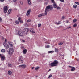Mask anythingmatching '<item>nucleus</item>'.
I'll return each mask as SVG.
<instances>
[{
    "label": "nucleus",
    "instance_id": "obj_1",
    "mask_svg": "<svg viewBox=\"0 0 79 79\" xmlns=\"http://www.w3.org/2000/svg\"><path fill=\"white\" fill-rule=\"evenodd\" d=\"M58 61L56 60L54 61L53 62L51 63L50 66L52 67H53L54 66H58Z\"/></svg>",
    "mask_w": 79,
    "mask_h": 79
},
{
    "label": "nucleus",
    "instance_id": "obj_2",
    "mask_svg": "<svg viewBox=\"0 0 79 79\" xmlns=\"http://www.w3.org/2000/svg\"><path fill=\"white\" fill-rule=\"evenodd\" d=\"M51 9H52V7L50 6V5H48L46 6L44 13L46 15H47V12H48Z\"/></svg>",
    "mask_w": 79,
    "mask_h": 79
},
{
    "label": "nucleus",
    "instance_id": "obj_3",
    "mask_svg": "<svg viewBox=\"0 0 79 79\" xmlns=\"http://www.w3.org/2000/svg\"><path fill=\"white\" fill-rule=\"evenodd\" d=\"M7 52H8L9 55H12L14 52V50L12 48H9V51H7Z\"/></svg>",
    "mask_w": 79,
    "mask_h": 79
},
{
    "label": "nucleus",
    "instance_id": "obj_4",
    "mask_svg": "<svg viewBox=\"0 0 79 79\" xmlns=\"http://www.w3.org/2000/svg\"><path fill=\"white\" fill-rule=\"evenodd\" d=\"M16 34H19V36H23V32L21 30H20L18 31H17L16 32Z\"/></svg>",
    "mask_w": 79,
    "mask_h": 79
},
{
    "label": "nucleus",
    "instance_id": "obj_5",
    "mask_svg": "<svg viewBox=\"0 0 79 79\" xmlns=\"http://www.w3.org/2000/svg\"><path fill=\"white\" fill-rule=\"evenodd\" d=\"M3 45L5 47H6V49H8V48H9V45H8V44H7L6 42H4L3 43Z\"/></svg>",
    "mask_w": 79,
    "mask_h": 79
},
{
    "label": "nucleus",
    "instance_id": "obj_6",
    "mask_svg": "<svg viewBox=\"0 0 79 79\" xmlns=\"http://www.w3.org/2000/svg\"><path fill=\"white\" fill-rule=\"evenodd\" d=\"M8 11V6H5L4 7V12L5 13H6Z\"/></svg>",
    "mask_w": 79,
    "mask_h": 79
},
{
    "label": "nucleus",
    "instance_id": "obj_7",
    "mask_svg": "<svg viewBox=\"0 0 79 79\" xmlns=\"http://www.w3.org/2000/svg\"><path fill=\"white\" fill-rule=\"evenodd\" d=\"M26 66H27L26 64H22L19 65L18 67H19V68H22L24 69L26 68Z\"/></svg>",
    "mask_w": 79,
    "mask_h": 79
},
{
    "label": "nucleus",
    "instance_id": "obj_8",
    "mask_svg": "<svg viewBox=\"0 0 79 79\" xmlns=\"http://www.w3.org/2000/svg\"><path fill=\"white\" fill-rule=\"evenodd\" d=\"M31 14V9H30L28 10L26 13V16H29Z\"/></svg>",
    "mask_w": 79,
    "mask_h": 79
},
{
    "label": "nucleus",
    "instance_id": "obj_9",
    "mask_svg": "<svg viewBox=\"0 0 79 79\" xmlns=\"http://www.w3.org/2000/svg\"><path fill=\"white\" fill-rule=\"evenodd\" d=\"M1 57V61H4L5 60V56H2V54H0V57Z\"/></svg>",
    "mask_w": 79,
    "mask_h": 79
},
{
    "label": "nucleus",
    "instance_id": "obj_10",
    "mask_svg": "<svg viewBox=\"0 0 79 79\" xmlns=\"http://www.w3.org/2000/svg\"><path fill=\"white\" fill-rule=\"evenodd\" d=\"M46 15L45 14L43 13L42 14H39L38 15V17H41L42 16H45Z\"/></svg>",
    "mask_w": 79,
    "mask_h": 79
},
{
    "label": "nucleus",
    "instance_id": "obj_11",
    "mask_svg": "<svg viewBox=\"0 0 79 79\" xmlns=\"http://www.w3.org/2000/svg\"><path fill=\"white\" fill-rule=\"evenodd\" d=\"M8 43L10 47H13V44H12L13 43L12 42H9Z\"/></svg>",
    "mask_w": 79,
    "mask_h": 79
},
{
    "label": "nucleus",
    "instance_id": "obj_12",
    "mask_svg": "<svg viewBox=\"0 0 79 79\" xmlns=\"http://www.w3.org/2000/svg\"><path fill=\"white\" fill-rule=\"evenodd\" d=\"M27 49H24L23 50V54H26V52H27Z\"/></svg>",
    "mask_w": 79,
    "mask_h": 79
},
{
    "label": "nucleus",
    "instance_id": "obj_13",
    "mask_svg": "<svg viewBox=\"0 0 79 79\" xmlns=\"http://www.w3.org/2000/svg\"><path fill=\"white\" fill-rule=\"evenodd\" d=\"M51 40H48V41H47L45 42V44H50V41Z\"/></svg>",
    "mask_w": 79,
    "mask_h": 79
},
{
    "label": "nucleus",
    "instance_id": "obj_14",
    "mask_svg": "<svg viewBox=\"0 0 79 79\" xmlns=\"http://www.w3.org/2000/svg\"><path fill=\"white\" fill-rule=\"evenodd\" d=\"M8 73L9 75H11L12 74V72L10 70H9L8 72Z\"/></svg>",
    "mask_w": 79,
    "mask_h": 79
},
{
    "label": "nucleus",
    "instance_id": "obj_15",
    "mask_svg": "<svg viewBox=\"0 0 79 79\" xmlns=\"http://www.w3.org/2000/svg\"><path fill=\"white\" fill-rule=\"evenodd\" d=\"M23 60V57L22 56H20L19 58V61H20Z\"/></svg>",
    "mask_w": 79,
    "mask_h": 79
},
{
    "label": "nucleus",
    "instance_id": "obj_16",
    "mask_svg": "<svg viewBox=\"0 0 79 79\" xmlns=\"http://www.w3.org/2000/svg\"><path fill=\"white\" fill-rule=\"evenodd\" d=\"M30 31L31 32H32V34H34V33H35V31H34V30H32V29H31L30 30Z\"/></svg>",
    "mask_w": 79,
    "mask_h": 79
},
{
    "label": "nucleus",
    "instance_id": "obj_17",
    "mask_svg": "<svg viewBox=\"0 0 79 79\" xmlns=\"http://www.w3.org/2000/svg\"><path fill=\"white\" fill-rule=\"evenodd\" d=\"M53 6L54 8H57V7L58 6H57V5H56V4L55 3L53 4Z\"/></svg>",
    "mask_w": 79,
    "mask_h": 79
},
{
    "label": "nucleus",
    "instance_id": "obj_18",
    "mask_svg": "<svg viewBox=\"0 0 79 79\" xmlns=\"http://www.w3.org/2000/svg\"><path fill=\"white\" fill-rule=\"evenodd\" d=\"M76 69L74 67H73L71 69V71H75Z\"/></svg>",
    "mask_w": 79,
    "mask_h": 79
},
{
    "label": "nucleus",
    "instance_id": "obj_19",
    "mask_svg": "<svg viewBox=\"0 0 79 79\" xmlns=\"http://www.w3.org/2000/svg\"><path fill=\"white\" fill-rule=\"evenodd\" d=\"M15 23L16 24H19V21L18 20H16L15 21Z\"/></svg>",
    "mask_w": 79,
    "mask_h": 79
},
{
    "label": "nucleus",
    "instance_id": "obj_20",
    "mask_svg": "<svg viewBox=\"0 0 79 79\" xmlns=\"http://www.w3.org/2000/svg\"><path fill=\"white\" fill-rule=\"evenodd\" d=\"M29 30L28 28H27L25 29V31H26V32H27L26 33V34H27V32H29Z\"/></svg>",
    "mask_w": 79,
    "mask_h": 79
},
{
    "label": "nucleus",
    "instance_id": "obj_21",
    "mask_svg": "<svg viewBox=\"0 0 79 79\" xmlns=\"http://www.w3.org/2000/svg\"><path fill=\"white\" fill-rule=\"evenodd\" d=\"M48 53H52L54 52V51H48Z\"/></svg>",
    "mask_w": 79,
    "mask_h": 79
},
{
    "label": "nucleus",
    "instance_id": "obj_22",
    "mask_svg": "<svg viewBox=\"0 0 79 79\" xmlns=\"http://www.w3.org/2000/svg\"><path fill=\"white\" fill-rule=\"evenodd\" d=\"M28 3L29 5H31V0H27Z\"/></svg>",
    "mask_w": 79,
    "mask_h": 79
},
{
    "label": "nucleus",
    "instance_id": "obj_23",
    "mask_svg": "<svg viewBox=\"0 0 79 79\" xmlns=\"http://www.w3.org/2000/svg\"><path fill=\"white\" fill-rule=\"evenodd\" d=\"M1 52H2V53H5V49H2Z\"/></svg>",
    "mask_w": 79,
    "mask_h": 79
},
{
    "label": "nucleus",
    "instance_id": "obj_24",
    "mask_svg": "<svg viewBox=\"0 0 79 79\" xmlns=\"http://www.w3.org/2000/svg\"><path fill=\"white\" fill-rule=\"evenodd\" d=\"M77 7V6L76 5H73V8H76Z\"/></svg>",
    "mask_w": 79,
    "mask_h": 79
},
{
    "label": "nucleus",
    "instance_id": "obj_25",
    "mask_svg": "<svg viewBox=\"0 0 79 79\" xmlns=\"http://www.w3.org/2000/svg\"><path fill=\"white\" fill-rule=\"evenodd\" d=\"M12 10L11 9H9L8 11V14H10V13H11V10Z\"/></svg>",
    "mask_w": 79,
    "mask_h": 79
},
{
    "label": "nucleus",
    "instance_id": "obj_26",
    "mask_svg": "<svg viewBox=\"0 0 79 79\" xmlns=\"http://www.w3.org/2000/svg\"><path fill=\"white\" fill-rule=\"evenodd\" d=\"M24 26H26V27H28L29 26V25H28V24H27V23H25L24 24Z\"/></svg>",
    "mask_w": 79,
    "mask_h": 79
},
{
    "label": "nucleus",
    "instance_id": "obj_27",
    "mask_svg": "<svg viewBox=\"0 0 79 79\" xmlns=\"http://www.w3.org/2000/svg\"><path fill=\"white\" fill-rule=\"evenodd\" d=\"M45 47L46 48H50V45H47V46H45Z\"/></svg>",
    "mask_w": 79,
    "mask_h": 79
},
{
    "label": "nucleus",
    "instance_id": "obj_28",
    "mask_svg": "<svg viewBox=\"0 0 79 79\" xmlns=\"http://www.w3.org/2000/svg\"><path fill=\"white\" fill-rule=\"evenodd\" d=\"M63 44V42H60L59 43V45H62Z\"/></svg>",
    "mask_w": 79,
    "mask_h": 79
},
{
    "label": "nucleus",
    "instance_id": "obj_29",
    "mask_svg": "<svg viewBox=\"0 0 79 79\" xmlns=\"http://www.w3.org/2000/svg\"><path fill=\"white\" fill-rule=\"evenodd\" d=\"M18 20L19 21V22L20 21H21V18L19 17L18 18Z\"/></svg>",
    "mask_w": 79,
    "mask_h": 79
},
{
    "label": "nucleus",
    "instance_id": "obj_30",
    "mask_svg": "<svg viewBox=\"0 0 79 79\" xmlns=\"http://www.w3.org/2000/svg\"><path fill=\"white\" fill-rule=\"evenodd\" d=\"M41 26H42V25H41L40 23L38 24V27H41Z\"/></svg>",
    "mask_w": 79,
    "mask_h": 79
},
{
    "label": "nucleus",
    "instance_id": "obj_31",
    "mask_svg": "<svg viewBox=\"0 0 79 79\" xmlns=\"http://www.w3.org/2000/svg\"><path fill=\"white\" fill-rule=\"evenodd\" d=\"M31 19H28L27 20V23H29V22H31Z\"/></svg>",
    "mask_w": 79,
    "mask_h": 79
},
{
    "label": "nucleus",
    "instance_id": "obj_32",
    "mask_svg": "<svg viewBox=\"0 0 79 79\" xmlns=\"http://www.w3.org/2000/svg\"><path fill=\"white\" fill-rule=\"evenodd\" d=\"M8 66H9V67H11L12 65H11V64H8Z\"/></svg>",
    "mask_w": 79,
    "mask_h": 79
},
{
    "label": "nucleus",
    "instance_id": "obj_33",
    "mask_svg": "<svg viewBox=\"0 0 79 79\" xmlns=\"http://www.w3.org/2000/svg\"><path fill=\"white\" fill-rule=\"evenodd\" d=\"M55 52H58V49L55 48Z\"/></svg>",
    "mask_w": 79,
    "mask_h": 79
},
{
    "label": "nucleus",
    "instance_id": "obj_34",
    "mask_svg": "<svg viewBox=\"0 0 79 79\" xmlns=\"http://www.w3.org/2000/svg\"><path fill=\"white\" fill-rule=\"evenodd\" d=\"M19 22H20L21 24H23V21L22 20L19 21Z\"/></svg>",
    "mask_w": 79,
    "mask_h": 79
},
{
    "label": "nucleus",
    "instance_id": "obj_35",
    "mask_svg": "<svg viewBox=\"0 0 79 79\" xmlns=\"http://www.w3.org/2000/svg\"><path fill=\"white\" fill-rule=\"evenodd\" d=\"M57 10H60V9H61V7H57Z\"/></svg>",
    "mask_w": 79,
    "mask_h": 79
},
{
    "label": "nucleus",
    "instance_id": "obj_36",
    "mask_svg": "<svg viewBox=\"0 0 79 79\" xmlns=\"http://www.w3.org/2000/svg\"><path fill=\"white\" fill-rule=\"evenodd\" d=\"M39 67H36L35 69V70H37V69H39Z\"/></svg>",
    "mask_w": 79,
    "mask_h": 79
},
{
    "label": "nucleus",
    "instance_id": "obj_37",
    "mask_svg": "<svg viewBox=\"0 0 79 79\" xmlns=\"http://www.w3.org/2000/svg\"><path fill=\"white\" fill-rule=\"evenodd\" d=\"M52 75H50L49 76V77H48V78H50V77H52Z\"/></svg>",
    "mask_w": 79,
    "mask_h": 79
},
{
    "label": "nucleus",
    "instance_id": "obj_38",
    "mask_svg": "<svg viewBox=\"0 0 79 79\" xmlns=\"http://www.w3.org/2000/svg\"><path fill=\"white\" fill-rule=\"evenodd\" d=\"M76 21H77V20L76 19H74L73 21V22L76 23Z\"/></svg>",
    "mask_w": 79,
    "mask_h": 79
},
{
    "label": "nucleus",
    "instance_id": "obj_39",
    "mask_svg": "<svg viewBox=\"0 0 79 79\" xmlns=\"http://www.w3.org/2000/svg\"><path fill=\"white\" fill-rule=\"evenodd\" d=\"M70 28H71V26H69V27H68L66 29H69Z\"/></svg>",
    "mask_w": 79,
    "mask_h": 79
},
{
    "label": "nucleus",
    "instance_id": "obj_40",
    "mask_svg": "<svg viewBox=\"0 0 79 79\" xmlns=\"http://www.w3.org/2000/svg\"><path fill=\"white\" fill-rule=\"evenodd\" d=\"M61 2H64V0H60Z\"/></svg>",
    "mask_w": 79,
    "mask_h": 79
},
{
    "label": "nucleus",
    "instance_id": "obj_41",
    "mask_svg": "<svg viewBox=\"0 0 79 79\" xmlns=\"http://www.w3.org/2000/svg\"><path fill=\"white\" fill-rule=\"evenodd\" d=\"M76 4H77V5H79V3L78 2H75Z\"/></svg>",
    "mask_w": 79,
    "mask_h": 79
},
{
    "label": "nucleus",
    "instance_id": "obj_42",
    "mask_svg": "<svg viewBox=\"0 0 79 79\" xmlns=\"http://www.w3.org/2000/svg\"><path fill=\"white\" fill-rule=\"evenodd\" d=\"M19 61H20L21 62V63H23V62H24V61H23V60H20Z\"/></svg>",
    "mask_w": 79,
    "mask_h": 79
},
{
    "label": "nucleus",
    "instance_id": "obj_43",
    "mask_svg": "<svg viewBox=\"0 0 79 79\" xmlns=\"http://www.w3.org/2000/svg\"><path fill=\"white\" fill-rule=\"evenodd\" d=\"M20 3L21 5H23V2H22L21 1H20Z\"/></svg>",
    "mask_w": 79,
    "mask_h": 79
},
{
    "label": "nucleus",
    "instance_id": "obj_44",
    "mask_svg": "<svg viewBox=\"0 0 79 79\" xmlns=\"http://www.w3.org/2000/svg\"><path fill=\"white\" fill-rule=\"evenodd\" d=\"M4 1L5 0H0V2H4Z\"/></svg>",
    "mask_w": 79,
    "mask_h": 79
},
{
    "label": "nucleus",
    "instance_id": "obj_45",
    "mask_svg": "<svg viewBox=\"0 0 79 79\" xmlns=\"http://www.w3.org/2000/svg\"><path fill=\"white\" fill-rule=\"evenodd\" d=\"M76 26H77V24H75L73 25V27H76Z\"/></svg>",
    "mask_w": 79,
    "mask_h": 79
},
{
    "label": "nucleus",
    "instance_id": "obj_46",
    "mask_svg": "<svg viewBox=\"0 0 79 79\" xmlns=\"http://www.w3.org/2000/svg\"><path fill=\"white\" fill-rule=\"evenodd\" d=\"M61 24V23L59 22V21L58 22V23H57V25H59V24Z\"/></svg>",
    "mask_w": 79,
    "mask_h": 79
},
{
    "label": "nucleus",
    "instance_id": "obj_47",
    "mask_svg": "<svg viewBox=\"0 0 79 79\" xmlns=\"http://www.w3.org/2000/svg\"><path fill=\"white\" fill-rule=\"evenodd\" d=\"M51 1L52 3H55V1H54V0H51Z\"/></svg>",
    "mask_w": 79,
    "mask_h": 79
},
{
    "label": "nucleus",
    "instance_id": "obj_48",
    "mask_svg": "<svg viewBox=\"0 0 79 79\" xmlns=\"http://www.w3.org/2000/svg\"><path fill=\"white\" fill-rule=\"evenodd\" d=\"M2 18L0 17V22H2Z\"/></svg>",
    "mask_w": 79,
    "mask_h": 79
},
{
    "label": "nucleus",
    "instance_id": "obj_49",
    "mask_svg": "<svg viewBox=\"0 0 79 79\" xmlns=\"http://www.w3.org/2000/svg\"><path fill=\"white\" fill-rule=\"evenodd\" d=\"M55 23L56 24H57V25L58 24V23L56 22H55Z\"/></svg>",
    "mask_w": 79,
    "mask_h": 79
},
{
    "label": "nucleus",
    "instance_id": "obj_50",
    "mask_svg": "<svg viewBox=\"0 0 79 79\" xmlns=\"http://www.w3.org/2000/svg\"><path fill=\"white\" fill-rule=\"evenodd\" d=\"M5 42H7V39H5Z\"/></svg>",
    "mask_w": 79,
    "mask_h": 79
},
{
    "label": "nucleus",
    "instance_id": "obj_51",
    "mask_svg": "<svg viewBox=\"0 0 79 79\" xmlns=\"http://www.w3.org/2000/svg\"><path fill=\"white\" fill-rule=\"evenodd\" d=\"M62 19H64V16L62 17Z\"/></svg>",
    "mask_w": 79,
    "mask_h": 79
},
{
    "label": "nucleus",
    "instance_id": "obj_52",
    "mask_svg": "<svg viewBox=\"0 0 79 79\" xmlns=\"http://www.w3.org/2000/svg\"><path fill=\"white\" fill-rule=\"evenodd\" d=\"M16 0H13V2H16Z\"/></svg>",
    "mask_w": 79,
    "mask_h": 79
},
{
    "label": "nucleus",
    "instance_id": "obj_53",
    "mask_svg": "<svg viewBox=\"0 0 79 79\" xmlns=\"http://www.w3.org/2000/svg\"><path fill=\"white\" fill-rule=\"evenodd\" d=\"M24 48V47L23 46H22V48Z\"/></svg>",
    "mask_w": 79,
    "mask_h": 79
},
{
    "label": "nucleus",
    "instance_id": "obj_54",
    "mask_svg": "<svg viewBox=\"0 0 79 79\" xmlns=\"http://www.w3.org/2000/svg\"><path fill=\"white\" fill-rule=\"evenodd\" d=\"M11 0H9V2H10V3L11 2Z\"/></svg>",
    "mask_w": 79,
    "mask_h": 79
},
{
    "label": "nucleus",
    "instance_id": "obj_55",
    "mask_svg": "<svg viewBox=\"0 0 79 79\" xmlns=\"http://www.w3.org/2000/svg\"><path fill=\"white\" fill-rule=\"evenodd\" d=\"M69 21H68L67 20L66 22V23H68Z\"/></svg>",
    "mask_w": 79,
    "mask_h": 79
},
{
    "label": "nucleus",
    "instance_id": "obj_56",
    "mask_svg": "<svg viewBox=\"0 0 79 79\" xmlns=\"http://www.w3.org/2000/svg\"><path fill=\"white\" fill-rule=\"evenodd\" d=\"M22 42H25V41L24 40H23Z\"/></svg>",
    "mask_w": 79,
    "mask_h": 79
},
{
    "label": "nucleus",
    "instance_id": "obj_57",
    "mask_svg": "<svg viewBox=\"0 0 79 79\" xmlns=\"http://www.w3.org/2000/svg\"><path fill=\"white\" fill-rule=\"evenodd\" d=\"M51 71V69H49V70L48 71V72H49V71Z\"/></svg>",
    "mask_w": 79,
    "mask_h": 79
},
{
    "label": "nucleus",
    "instance_id": "obj_58",
    "mask_svg": "<svg viewBox=\"0 0 79 79\" xmlns=\"http://www.w3.org/2000/svg\"><path fill=\"white\" fill-rule=\"evenodd\" d=\"M39 1H40V2H42V0H39Z\"/></svg>",
    "mask_w": 79,
    "mask_h": 79
},
{
    "label": "nucleus",
    "instance_id": "obj_59",
    "mask_svg": "<svg viewBox=\"0 0 79 79\" xmlns=\"http://www.w3.org/2000/svg\"><path fill=\"white\" fill-rule=\"evenodd\" d=\"M69 67H70V68H72L71 66H69Z\"/></svg>",
    "mask_w": 79,
    "mask_h": 79
},
{
    "label": "nucleus",
    "instance_id": "obj_60",
    "mask_svg": "<svg viewBox=\"0 0 79 79\" xmlns=\"http://www.w3.org/2000/svg\"><path fill=\"white\" fill-rule=\"evenodd\" d=\"M14 42H16V40H14Z\"/></svg>",
    "mask_w": 79,
    "mask_h": 79
},
{
    "label": "nucleus",
    "instance_id": "obj_61",
    "mask_svg": "<svg viewBox=\"0 0 79 79\" xmlns=\"http://www.w3.org/2000/svg\"><path fill=\"white\" fill-rule=\"evenodd\" d=\"M44 40L45 41V40H46V39H44Z\"/></svg>",
    "mask_w": 79,
    "mask_h": 79
},
{
    "label": "nucleus",
    "instance_id": "obj_62",
    "mask_svg": "<svg viewBox=\"0 0 79 79\" xmlns=\"http://www.w3.org/2000/svg\"><path fill=\"white\" fill-rule=\"evenodd\" d=\"M32 69H34V67H32Z\"/></svg>",
    "mask_w": 79,
    "mask_h": 79
},
{
    "label": "nucleus",
    "instance_id": "obj_63",
    "mask_svg": "<svg viewBox=\"0 0 79 79\" xmlns=\"http://www.w3.org/2000/svg\"><path fill=\"white\" fill-rule=\"evenodd\" d=\"M17 10V9H15V10Z\"/></svg>",
    "mask_w": 79,
    "mask_h": 79
},
{
    "label": "nucleus",
    "instance_id": "obj_64",
    "mask_svg": "<svg viewBox=\"0 0 79 79\" xmlns=\"http://www.w3.org/2000/svg\"><path fill=\"white\" fill-rule=\"evenodd\" d=\"M45 1H47V0H44Z\"/></svg>",
    "mask_w": 79,
    "mask_h": 79
}]
</instances>
